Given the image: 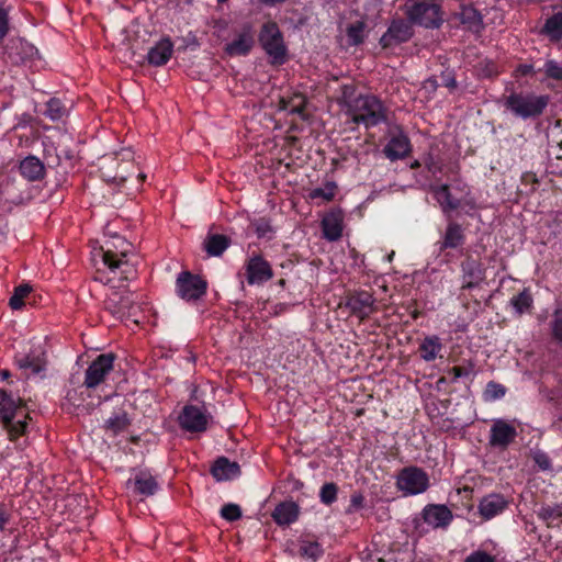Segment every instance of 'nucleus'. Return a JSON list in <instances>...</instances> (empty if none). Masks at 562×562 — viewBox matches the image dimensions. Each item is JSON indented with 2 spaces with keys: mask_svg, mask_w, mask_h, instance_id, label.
I'll list each match as a JSON object with an SVG mask.
<instances>
[{
  "mask_svg": "<svg viewBox=\"0 0 562 562\" xmlns=\"http://www.w3.org/2000/svg\"><path fill=\"white\" fill-rule=\"evenodd\" d=\"M409 139L402 133L392 136L383 149L384 155L390 160L403 159L409 154Z\"/></svg>",
  "mask_w": 562,
  "mask_h": 562,
  "instance_id": "nucleus-21",
  "label": "nucleus"
},
{
  "mask_svg": "<svg viewBox=\"0 0 562 562\" xmlns=\"http://www.w3.org/2000/svg\"><path fill=\"white\" fill-rule=\"evenodd\" d=\"M0 375L2 376V379H8L9 378V371L2 370V371H0Z\"/></svg>",
  "mask_w": 562,
  "mask_h": 562,
  "instance_id": "nucleus-60",
  "label": "nucleus"
},
{
  "mask_svg": "<svg viewBox=\"0 0 562 562\" xmlns=\"http://www.w3.org/2000/svg\"><path fill=\"white\" fill-rule=\"evenodd\" d=\"M423 518L432 528H445L451 522L452 513L445 505H428L423 510Z\"/></svg>",
  "mask_w": 562,
  "mask_h": 562,
  "instance_id": "nucleus-20",
  "label": "nucleus"
},
{
  "mask_svg": "<svg viewBox=\"0 0 562 562\" xmlns=\"http://www.w3.org/2000/svg\"><path fill=\"white\" fill-rule=\"evenodd\" d=\"M464 241V234L461 225L454 222H450L447 226L446 233L443 235V240L440 245V250H445L447 248L454 249L461 246Z\"/></svg>",
  "mask_w": 562,
  "mask_h": 562,
  "instance_id": "nucleus-31",
  "label": "nucleus"
},
{
  "mask_svg": "<svg viewBox=\"0 0 562 562\" xmlns=\"http://www.w3.org/2000/svg\"><path fill=\"white\" fill-rule=\"evenodd\" d=\"M538 72H543L549 79L562 80V66L553 59H548Z\"/></svg>",
  "mask_w": 562,
  "mask_h": 562,
  "instance_id": "nucleus-41",
  "label": "nucleus"
},
{
  "mask_svg": "<svg viewBox=\"0 0 562 562\" xmlns=\"http://www.w3.org/2000/svg\"><path fill=\"white\" fill-rule=\"evenodd\" d=\"M255 227L259 237H267L270 233H272V227L266 220H259L256 222Z\"/></svg>",
  "mask_w": 562,
  "mask_h": 562,
  "instance_id": "nucleus-51",
  "label": "nucleus"
},
{
  "mask_svg": "<svg viewBox=\"0 0 562 562\" xmlns=\"http://www.w3.org/2000/svg\"><path fill=\"white\" fill-rule=\"evenodd\" d=\"M464 562H496V560L495 557L491 555L490 553L482 550H476L469 554Z\"/></svg>",
  "mask_w": 562,
  "mask_h": 562,
  "instance_id": "nucleus-49",
  "label": "nucleus"
},
{
  "mask_svg": "<svg viewBox=\"0 0 562 562\" xmlns=\"http://www.w3.org/2000/svg\"><path fill=\"white\" fill-rule=\"evenodd\" d=\"M502 103L513 116L529 120L543 113L549 103V98L530 92H512L502 99Z\"/></svg>",
  "mask_w": 562,
  "mask_h": 562,
  "instance_id": "nucleus-2",
  "label": "nucleus"
},
{
  "mask_svg": "<svg viewBox=\"0 0 562 562\" xmlns=\"http://www.w3.org/2000/svg\"><path fill=\"white\" fill-rule=\"evenodd\" d=\"M128 426V418L126 413H117L111 416L105 422L106 430L111 431L113 435H116L123 430H125Z\"/></svg>",
  "mask_w": 562,
  "mask_h": 562,
  "instance_id": "nucleus-39",
  "label": "nucleus"
},
{
  "mask_svg": "<svg viewBox=\"0 0 562 562\" xmlns=\"http://www.w3.org/2000/svg\"><path fill=\"white\" fill-rule=\"evenodd\" d=\"M363 503H364V497L362 494H360V493L352 494L351 498H350V505L348 507V513L358 510L359 508H361L363 506Z\"/></svg>",
  "mask_w": 562,
  "mask_h": 562,
  "instance_id": "nucleus-52",
  "label": "nucleus"
},
{
  "mask_svg": "<svg viewBox=\"0 0 562 562\" xmlns=\"http://www.w3.org/2000/svg\"><path fill=\"white\" fill-rule=\"evenodd\" d=\"M31 292V286L22 284L15 288L13 295L10 297L9 305L13 310H20L23 306V300Z\"/></svg>",
  "mask_w": 562,
  "mask_h": 562,
  "instance_id": "nucleus-43",
  "label": "nucleus"
},
{
  "mask_svg": "<svg viewBox=\"0 0 562 562\" xmlns=\"http://www.w3.org/2000/svg\"><path fill=\"white\" fill-rule=\"evenodd\" d=\"M508 504L509 502L504 495L499 493H491L482 497L477 509L485 520H490L497 515H501L507 508Z\"/></svg>",
  "mask_w": 562,
  "mask_h": 562,
  "instance_id": "nucleus-16",
  "label": "nucleus"
},
{
  "mask_svg": "<svg viewBox=\"0 0 562 562\" xmlns=\"http://www.w3.org/2000/svg\"><path fill=\"white\" fill-rule=\"evenodd\" d=\"M306 105V99L301 93H295L289 99L281 98L279 100V109L282 111H289L292 114H299L304 117V109Z\"/></svg>",
  "mask_w": 562,
  "mask_h": 562,
  "instance_id": "nucleus-33",
  "label": "nucleus"
},
{
  "mask_svg": "<svg viewBox=\"0 0 562 562\" xmlns=\"http://www.w3.org/2000/svg\"><path fill=\"white\" fill-rule=\"evenodd\" d=\"M505 387L495 382H488L485 390L487 400H498L505 395Z\"/></svg>",
  "mask_w": 562,
  "mask_h": 562,
  "instance_id": "nucleus-48",
  "label": "nucleus"
},
{
  "mask_svg": "<svg viewBox=\"0 0 562 562\" xmlns=\"http://www.w3.org/2000/svg\"><path fill=\"white\" fill-rule=\"evenodd\" d=\"M461 22L469 29L479 31L482 25V16L473 7H464L460 13Z\"/></svg>",
  "mask_w": 562,
  "mask_h": 562,
  "instance_id": "nucleus-37",
  "label": "nucleus"
},
{
  "mask_svg": "<svg viewBox=\"0 0 562 562\" xmlns=\"http://www.w3.org/2000/svg\"><path fill=\"white\" fill-rule=\"evenodd\" d=\"M412 23L404 20H394L387 31L381 36L380 44L387 48L407 42L413 36Z\"/></svg>",
  "mask_w": 562,
  "mask_h": 562,
  "instance_id": "nucleus-13",
  "label": "nucleus"
},
{
  "mask_svg": "<svg viewBox=\"0 0 562 562\" xmlns=\"http://www.w3.org/2000/svg\"><path fill=\"white\" fill-rule=\"evenodd\" d=\"M20 173L29 181H40L45 177V165L35 156H27L21 160Z\"/></svg>",
  "mask_w": 562,
  "mask_h": 562,
  "instance_id": "nucleus-23",
  "label": "nucleus"
},
{
  "mask_svg": "<svg viewBox=\"0 0 562 562\" xmlns=\"http://www.w3.org/2000/svg\"><path fill=\"white\" fill-rule=\"evenodd\" d=\"M117 180H120V182H123L126 180V178L124 176L116 175L113 177V181H117Z\"/></svg>",
  "mask_w": 562,
  "mask_h": 562,
  "instance_id": "nucleus-59",
  "label": "nucleus"
},
{
  "mask_svg": "<svg viewBox=\"0 0 562 562\" xmlns=\"http://www.w3.org/2000/svg\"><path fill=\"white\" fill-rule=\"evenodd\" d=\"M338 487L335 483H325L319 492L322 503L330 505L337 499Z\"/></svg>",
  "mask_w": 562,
  "mask_h": 562,
  "instance_id": "nucleus-45",
  "label": "nucleus"
},
{
  "mask_svg": "<svg viewBox=\"0 0 562 562\" xmlns=\"http://www.w3.org/2000/svg\"><path fill=\"white\" fill-rule=\"evenodd\" d=\"M95 280L110 285V292L104 300V308L116 318H123L134 314L136 302L132 292H119L115 285H111L112 279L103 280L102 277H95Z\"/></svg>",
  "mask_w": 562,
  "mask_h": 562,
  "instance_id": "nucleus-7",
  "label": "nucleus"
},
{
  "mask_svg": "<svg viewBox=\"0 0 562 562\" xmlns=\"http://www.w3.org/2000/svg\"><path fill=\"white\" fill-rule=\"evenodd\" d=\"M45 115L53 121H57L65 114V108L58 99H50L46 103Z\"/></svg>",
  "mask_w": 562,
  "mask_h": 562,
  "instance_id": "nucleus-44",
  "label": "nucleus"
},
{
  "mask_svg": "<svg viewBox=\"0 0 562 562\" xmlns=\"http://www.w3.org/2000/svg\"><path fill=\"white\" fill-rule=\"evenodd\" d=\"M346 34L348 37V43L350 45H359L363 43L367 36V24L364 21H356L349 24L346 29Z\"/></svg>",
  "mask_w": 562,
  "mask_h": 562,
  "instance_id": "nucleus-35",
  "label": "nucleus"
},
{
  "mask_svg": "<svg viewBox=\"0 0 562 562\" xmlns=\"http://www.w3.org/2000/svg\"><path fill=\"white\" fill-rule=\"evenodd\" d=\"M542 33L548 35L552 41L562 38V13H557L546 21Z\"/></svg>",
  "mask_w": 562,
  "mask_h": 562,
  "instance_id": "nucleus-36",
  "label": "nucleus"
},
{
  "mask_svg": "<svg viewBox=\"0 0 562 562\" xmlns=\"http://www.w3.org/2000/svg\"><path fill=\"white\" fill-rule=\"evenodd\" d=\"M552 335L553 337L562 342V310H558L554 313L552 322Z\"/></svg>",
  "mask_w": 562,
  "mask_h": 562,
  "instance_id": "nucleus-50",
  "label": "nucleus"
},
{
  "mask_svg": "<svg viewBox=\"0 0 562 562\" xmlns=\"http://www.w3.org/2000/svg\"><path fill=\"white\" fill-rule=\"evenodd\" d=\"M535 461L541 470H548L551 468V461L544 453H537Z\"/></svg>",
  "mask_w": 562,
  "mask_h": 562,
  "instance_id": "nucleus-55",
  "label": "nucleus"
},
{
  "mask_svg": "<svg viewBox=\"0 0 562 562\" xmlns=\"http://www.w3.org/2000/svg\"><path fill=\"white\" fill-rule=\"evenodd\" d=\"M336 184L335 183H326L322 188H316L310 192V198L315 199H322L323 201H330L334 199L336 194Z\"/></svg>",
  "mask_w": 562,
  "mask_h": 562,
  "instance_id": "nucleus-42",
  "label": "nucleus"
},
{
  "mask_svg": "<svg viewBox=\"0 0 562 562\" xmlns=\"http://www.w3.org/2000/svg\"><path fill=\"white\" fill-rule=\"evenodd\" d=\"M15 362L20 369L29 370L31 373L37 374L46 368L45 350L42 346H37L29 353L16 356Z\"/></svg>",
  "mask_w": 562,
  "mask_h": 562,
  "instance_id": "nucleus-17",
  "label": "nucleus"
},
{
  "mask_svg": "<svg viewBox=\"0 0 562 562\" xmlns=\"http://www.w3.org/2000/svg\"><path fill=\"white\" fill-rule=\"evenodd\" d=\"M173 52V44L169 38H162L147 53V60L155 67L162 66L168 63Z\"/></svg>",
  "mask_w": 562,
  "mask_h": 562,
  "instance_id": "nucleus-22",
  "label": "nucleus"
},
{
  "mask_svg": "<svg viewBox=\"0 0 562 562\" xmlns=\"http://www.w3.org/2000/svg\"><path fill=\"white\" fill-rule=\"evenodd\" d=\"M130 248L131 245L125 239L115 237L113 241L106 243L105 248L101 249L103 263L113 273L120 270V280L122 281L133 279L136 273L134 266L127 259Z\"/></svg>",
  "mask_w": 562,
  "mask_h": 562,
  "instance_id": "nucleus-4",
  "label": "nucleus"
},
{
  "mask_svg": "<svg viewBox=\"0 0 562 562\" xmlns=\"http://www.w3.org/2000/svg\"><path fill=\"white\" fill-rule=\"evenodd\" d=\"M396 486L405 495L422 494L429 487V477L423 469L407 467L398 473Z\"/></svg>",
  "mask_w": 562,
  "mask_h": 562,
  "instance_id": "nucleus-8",
  "label": "nucleus"
},
{
  "mask_svg": "<svg viewBox=\"0 0 562 562\" xmlns=\"http://www.w3.org/2000/svg\"><path fill=\"white\" fill-rule=\"evenodd\" d=\"M211 473L217 481L233 480L239 476L240 467L237 462H231L227 458L221 457L214 462Z\"/></svg>",
  "mask_w": 562,
  "mask_h": 562,
  "instance_id": "nucleus-24",
  "label": "nucleus"
},
{
  "mask_svg": "<svg viewBox=\"0 0 562 562\" xmlns=\"http://www.w3.org/2000/svg\"><path fill=\"white\" fill-rule=\"evenodd\" d=\"M538 517L543 520L548 527H558L562 519V507L559 505L554 506H542L537 512Z\"/></svg>",
  "mask_w": 562,
  "mask_h": 562,
  "instance_id": "nucleus-34",
  "label": "nucleus"
},
{
  "mask_svg": "<svg viewBox=\"0 0 562 562\" xmlns=\"http://www.w3.org/2000/svg\"><path fill=\"white\" fill-rule=\"evenodd\" d=\"M260 43L274 64H282L285 57V46L276 23H268L260 33Z\"/></svg>",
  "mask_w": 562,
  "mask_h": 562,
  "instance_id": "nucleus-9",
  "label": "nucleus"
},
{
  "mask_svg": "<svg viewBox=\"0 0 562 562\" xmlns=\"http://www.w3.org/2000/svg\"><path fill=\"white\" fill-rule=\"evenodd\" d=\"M419 166V162L418 161H415L413 165H412V168H416Z\"/></svg>",
  "mask_w": 562,
  "mask_h": 562,
  "instance_id": "nucleus-63",
  "label": "nucleus"
},
{
  "mask_svg": "<svg viewBox=\"0 0 562 562\" xmlns=\"http://www.w3.org/2000/svg\"><path fill=\"white\" fill-rule=\"evenodd\" d=\"M138 177L144 180L146 178V176L144 173H139Z\"/></svg>",
  "mask_w": 562,
  "mask_h": 562,
  "instance_id": "nucleus-64",
  "label": "nucleus"
},
{
  "mask_svg": "<svg viewBox=\"0 0 562 562\" xmlns=\"http://www.w3.org/2000/svg\"><path fill=\"white\" fill-rule=\"evenodd\" d=\"M403 12L412 24L427 29L439 27L443 21L440 5L431 0H405Z\"/></svg>",
  "mask_w": 562,
  "mask_h": 562,
  "instance_id": "nucleus-5",
  "label": "nucleus"
},
{
  "mask_svg": "<svg viewBox=\"0 0 562 562\" xmlns=\"http://www.w3.org/2000/svg\"><path fill=\"white\" fill-rule=\"evenodd\" d=\"M462 270L464 272L463 289H471L476 286L483 279L484 272L475 260H467L462 263Z\"/></svg>",
  "mask_w": 562,
  "mask_h": 562,
  "instance_id": "nucleus-29",
  "label": "nucleus"
},
{
  "mask_svg": "<svg viewBox=\"0 0 562 562\" xmlns=\"http://www.w3.org/2000/svg\"><path fill=\"white\" fill-rule=\"evenodd\" d=\"M254 46V37L249 31H243L226 45L225 52L229 56H245Z\"/></svg>",
  "mask_w": 562,
  "mask_h": 562,
  "instance_id": "nucleus-25",
  "label": "nucleus"
},
{
  "mask_svg": "<svg viewBox=\"0 0 562 562\" xmlns=\"http://www.w3.org/2000/svg\"><path fill=\"white\" fill-rule=\"evenodd\" d=\"M114 356L112 353H102L98 356L86 370L83 385L88 389H94L101 384L105 376L113 370Z\"/></svg>",
  "mask_w": 562,
  "mask_h": 562,
  "instance_id": "nucleus-11",
  "label": "nucleus"
},
{
  "mask_svg": "<svg viewBox=\"0 0 562 562\" xmlns=\"http://www.w3.org/2000/svg\"><path fill=\"white\" fill-rule=\"evenodd\" d=\"M177 294L187 301L198 300L206 291V282L191 272H181L176 282Z\"/></svg>",
  "mask_w": 562,
  "mask_h": 562,
  "instance_id": "nucleus-10",
  "label": "nucleus"
},
{
  "mask_svg": "<svg viewBox=\"0 0 562 562\" xmlns=\"http://www.w3.org/2000/svg\"><path fill=\"white\" fill-rule=\"evenodd\" d=\"M261 3L266 4V5H276V4H279V3H283L285 2L286 0H259Z\"/></svg>",
  "mask_w": 562,
  "mask_h": 562,
  "instance_id": "nucleus-58",
  "label": "nucleus"
},
{
  "mask_svg": "<svg viewBox=\"0 0 562 562\" xmlns=\"http://www.w3.org/2000/svg\"><path fill=\"white\" fill-rule=\"evenodd\" d=\"M516 71L518 74H520L521 76H528V75H533L536 74L537 71L533 69V66L532 65H527V64H524V65H519L516 69Z\"/></svg>",
  "mask_w": 562,
  "mask_h": 562,
  "instance_id": "nucleus-56",
  "label": "nucleus"
},
{
  "mask_svg": "<svg viewBox=\"0 0 562 562\" xmlns=\"http://www.w3.org/2000/svg\"><path fill=\"white\" fill-rule=\"evenodd\" d=\"M510 304L518 314H522L531 307L532 297L527 290H524L512 297Z\"/></svg>",
  "mask_w": 562,
  "mask_h": 562,
  "instance_id": "nucleus-40",
  "label": "nucleus"
},
{
  "mask_svg": "<svg viewBox=\"0 0 562 562\" xmlns=\"http://www.w3.org/2000/svg\"><path fill=\"white\" fill-rule=\"evenodd\" d=\"M9 32V18L8 12L0 8V40H2Z\"/></svg>",
  "mask_w": 562,
  "mask_h": 562,
  "instance_id": "nucleus-53",
  "label": "nucleus"
},
{
  "mask_svg": "<svg viewBox=\"0 0 562 562\" xmlns=\"http://www.w3.org/2000/svg\"><path fill=\"white\" fill-rule=\"evenodd\" d=\"M324 237L330 241L337 240L342 235V218L339 213H330L322 220Z\"/></svg>",
  "mask_w": 562,
  "mask_h": 562,
  "instance_id": "nucleus-28",
  "label": "nucleus"
},
{
  "mask_svg": "<svg viewBox=\"0 0 562 562\" xmlns=\"http://www.w3.org/2000/svg\"><path fill=\"white\" fill-rule=\"evenodd\" d=\"M246 274L249 284H260L272 278V270L265 259L254 257L248 261Z\"/></svg>",
  "mask_w": 562,
  "mask_h": 562,
  "instance_id": "nucleus-19",
  "label": "nucleus"
},
{
  "mask_svg": "<svg viewBox=\"0 0 562 562\" xmlns=\"http://www.w3.org/2000/svg\"><path fill=\"white\" fill-rule=\"evenodd\" d=\"M447 87H451V88H454L456 87V80L454 79H451L449 81H447Z\"/></svg>",
  "mask_w": 562,
  "mask_h": 562,
  "instance_id": "nucleus-61",
  "label": "nucleus"
},
{
  "mask_svg": "<svg viewBox=\"0 0 562 562\" xmlns=\"http://www.w3.org/2000/svg\"><path fill=\"white\" fill-rule=\"evenodd\" d=\"M209 418L210 415L204 409L194 405H187L179 416V423L188 431L201 432L206 429Z\"/></svg>",
  "mask_w": 562,
  "mask_h": 562,
  "instance_id": "nucleus-12",
  "label": "nucleus"
},
{
  "mask_svg": "<svg viewBox=\"0 0 562 562\" xmlns=\"http://www.w3.org/2000/svg\"><path fill=\"white\" fill-rule=\"evenodd\" d=\"M430 190L445 214H449L458 209H468L467 212H469L476 207L469 187L461 181H456L451 186L434 184L430 187Z\"/></svg>",
  "mask_w": 562,
  "mask_h": 562,
  "instance_id": "nucleus-1",
  "label": "nucleus"
},
{
  "mask_svg": "<svg viewBox=\"0 0 562 562\" xmlns=\"http://www.w3.org/2000/svg\"><path fill=\"white\" fill-rule=\"evenodd\" d=\"M442 349L441 339L438 336H427L419 346L422 359L434 361Z\"/></svg>",
  "mask_w": 562,
  "mask_h": 562,
  "instance_id": "nucleus-32",
  "label": "nucleus"
},
{
  "mask_svg": "<svg viewBox=\"0 0 562 562\" xmlns=\"http://www.w3.org/2000/svg\"><path fill=\"white\" fill-rule=\"evenodd\" d=\"M346 114L350 116L352 123L362 124L366 128L376 126L387 119L386 108L372 94L358 95Z\"/></svg>",
  "mask_w": 562,
  "mask_h": 562,
  "instance_id": "nucleus-3",
  "label": "nucleus"
},
{
  "mask_svg": "<svg viewBox=\"0 0 562 562\" xmlns=\"http://www.w3.org/2000/svg\"><path fill=\"white\" fill-rule=\"evenodd\" d=\"M231 240L225 235L209 234L203 243V248L209 256H221L229 246Z\"/></svg>",
  "mask_w": 562,
  "mask_h": 562,
  "instance_id": "nucleus-30",
  "label": "nucleus"
},
{
  "mask_svg": "<svg viewBox=\"0 0 562 562\" xmlns=\"http://www.w3.org/2000/svg\"><path fill=\"white\" fill-rule=\"evenodd\" d=\"M221 516L228 521H235L241 517V509L237 504L229 503L222 507Z\"/></svg>",
  "mask_w": 562,
  "mask_h": 562,
  "instance_id": "nucleus-47",
  "label": "nucleus"
},
{
  "mask_svg": "<svg viewBox=\"0 0 562 562\" xmlns=\"http://www.w3.org/2000/svg\"><path fill=\"white\" fill-rule=\"evenodd\" d=\"M517 436L516 428L504 419L494 420L490 430V445L505 449Z\"/></svg>",
  "mask_w": 562,
  "mask_h": 562,
  "instance_id": "nucleus-15",
  "label": "nucleus"
},
{
  "mask_svg": "<svg viewBox=\"0 0 562 562\" xmlns=\"http://www.w3.org/2000/svg\"><path fill=\"white\" fill-rule=\"evenodd\" d=\"M346 305L361 319L376 311L375 299L368 291H357L348 296Z\"/></svg>",
  "mask_w": 562,
  "mask_h": 562,
  "instance_id": "nucleus-14",
  "label": "nucleus"
},
{
  "mask_svg": "<svg viewBox=\"0 0 562 562\" xmlns=\"http://www.w3.org/2000/svg\"><path fill=\"white\" fill-rule=\"evenodd\" d=\"M355 87L352 85H344L341 87V95L339 103L346 108V111L350 110V105L356 102Z\"/></svg>",
  "mask_w": 562,
  "mask_h": 562,
  "instance_id": "nucleus-46",
  "label": "nucleus"
},
{
  "mask_svg": "<svg viewBox=\"0 0 562 562\" xmlns=\"http://www.w3.org/2000/svg\"><path fill=\"white\" fill-rule=\"evenodd\" d=\"M393 256H394V251H392L389 256H387V260L391 261L393 259Z\"/></svg>",
  "mask_w": 562,
  "mask_h": 562,
  "instance_id": "nucleus-62",
  "label": "nucleus"
},
{
  "mask_svg": "<svg viewBox=\"0 0 562 562\" xmlns=\"http://www.w3.org/2000/svg\"><path fill=\"white\" fill-rule=\"evenodd\" d=\"M7 53L12 63L24 64L33 60L37 56L38 50L33 44L18 38L10 42Z\"/></svg>",
  "mask_w": 562,
  "mask_h": 562,
  "instance_id": "nucleus-18",
  "label": "nucleus"
},
{
  "mask_svg": "<svg viewBox=\"0 0 562 562\" xmlns=\"http://www.w3.org/2000/svg\"><path fill=\"white\" fill-rule=\"evenodd\" d=\"M299 506L294 502L280 503L273 510L272 517L280 525H290L299 517Z\"/></svg>",
  "mask_w": 562,
  "mask_h": 562,
  "instance_id": "nucleus-26",
  "label": "nucleus"
},
{
  "mask_svg": "<svg viewBox=\"0 0 562 562\" xmlns=\"http://www.w3.org/2000/svg\"><path fill=\"white\" fill-rule=\"evenodd\" d=\"M323 552L321 544L315 541L303 540L299 547L300 555L311 561H316Z\"/></svg>",
  "mask_w": 562,
  "mask_h": 562,
  "instance_id": "nucleus-38",
  "label": "nucleus"
},
{
  "mask_svg": "<svg viewBox=\"0 0 562 562\" xmlns=\"http://www.w3.org/2000/svg\"><path fill=\"white\" fill-rule=\"evenodd\" d=\"M134 490L142 496H151L158 490V483L156 479L148 471H138L135 474Z\"/></svg>",
  "mask_w": 562,
  "mask_h": 562,
  "instance_id": "nucleus-27",
  "label": "nucleus"
},
{
  "mask_svg": "<svg viewBox=\"0 0 562 562\" xmlns=\"http://www.w3.org/2000/svg\"><path fill=\"white\" fill-rule=\"evenodd\" d=\"M10 518V514L7 512L4 506L0 505V531L4 529Z\"/></svg>",
  "mask_w": 562,
  "mask_h": 562,
  "instance_id": "nucleus-57",
  "label": "nucleus"
},
{
  "mask_svg": "<svg viewBox=\"0 0 562 562\" xmlns=\"http://www.w3.org/2000/svg\"><path fill=\"white\" fill-rule=\"evenodd\" d=\"M449 373L453 375V380H457L459 378L469 376L472 373V369L463 367H452L449 370Z\"/></svg>",
  "mask_w": 562,
  "mask_h": 562,
  "instance_id": "nucleus-54",
  "label": "nucleus"
},
{
  "mask_svg": "<svg viewBox=\"0 0 562 562\" xmlns=\"http://www.w3.org/2000/svg\"><path fill=\"white\" fill-rule=\"evenodd\" d=\"M24 405L22 398H14L12 394L0 390V420L3 423L10 438L13 440L25 430L24 420L14 422L16 412Z\"/></svg>",
  "mask_w": 562,
  "mask_h": 562,
  "instance_id": "nucleus-6",
  "label": "nucleus"
}]
</instances>
